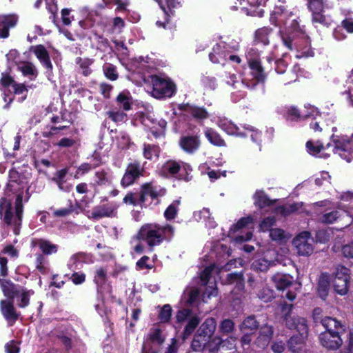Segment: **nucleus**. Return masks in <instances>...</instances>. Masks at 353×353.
I'll return each mask as SVG.
<instances>
[{
  "label": "nucleus",
  "instance_id": "nucleus-1",
  "mask_svg": "<svg viewBox=\"0 0 353 353\" xmlns=\"http://www.w3.org/2000/svg\"><path fill=\"white\" fill-rule=\"evenodd\" d=\"M22 212L23 203L22 196L21 195H17L16 198L14 213L13 212L12 204L10 201L5 198H2L0 200V214L1 215L4 214L3 221L5 223L8 225L14 224L15 225L14 232L16 234H19L17 226L21 225Z\"/></svg>",
  "mask_w": 353,
  "mask_h": 353
},
{
  "label": "nucleus",
  "instance_id": "nucleus-2",
  "mask_svg": "<svg viewBox=\"0 0 353 353\" xmlns=\"http://www.w3.org/2000/svg\"><path fill=\"white\" fill-rule=\"evenodd\" d=\"M161 226L159 225L146 224L139 230L136 238L138 240H145L150 247H153L163 239Z\"/></svg>",
  "mask_w": 353,
  "mask_h": 353
},
{
  "label": "nucleus",
  "instance_id": "nucleus-3",
  "mask_svg": "<svg viewBox=\"0 0 353 353\" xmlns=\"http://www.w3.org/2000/svg\"><path fill=\"white\" fill-rule=\"evenodd\" d=\"M152 94L157 99L170 97L175 91V85L168 80L154 76L152 78Z\"/></svg>",
  "mask_w": 353,
  "mask_h": 353
},
{
  "label": "nucleus",
  "instance_id": "nucleus-4",
  "mask_svg": "<svg viewBox=\"0 0 353 353\" xmlns=\"http://www.w3.org/2000/svg\"><path fill=\"white\" fill-rule=\"evenodd\" d=\"M313 241L310 232L304 231L299 234L293 240V244L301 255H310L313 252Z\"/></svg>",
  "mask_w": 353,
  "mask_h": 353
},
{
  "label": "nucleus",
  "instance_id": "nucleus-5",
  "mask_svg": "<svg viewBox=\"0 0 353 353\" xmlns=\"http://www.w3.org/2000/svg\"><path fill=\"white\" fill-rule=\"evenodd\" d=\"M286 326L291 330H296L299 336H308V325L304 318L292 316L291 314H285L284 316Z\"/></svg>",
  "mask_w": 353,
  "mask_h": 353
},
{
  "label": "nucleus",
  "instance_id": "nucleus-6",
  "mask_svg": "<svg viewBox=\"0 0 353 353\" xmlns=\"http://www.w3.org/2000/svg\"><path fill=\"white\" fill-rule=\"evenodd\" d=\"M143 170L139 162L134 161L129 163L121 179V185L124 187L132 185L137 179L142 175Z\"/></svg>",
  "mask_w": 353,
  "mask_h": 353
},
{
  "label": "nucleus",
  "instance_id": "nucleus-7",
  "mask_svg": "<svg viewBox=\"0 0 353 353\" xmlns=\"http://www.w3.org/2000/svg\"><path fill=\"white\" fill-rule=\"evenodd\" d=\"M342 334L323 332L319 336L321 344L328 350H337L342 344Z\"/></svg>",
  "mask_w": 353,
  "mask_h": 353
},
{
  "label": "nucleus",
  "instance_id": "nucleus-8",
  "mask_svg": "<svg viewBox=\"0 0 353 353\" xmlns=\"http://www.w3.org/2000/svg\"><path fill=\"white\" fill-rule=\"evenodd\" d=\"M117 206L116 205L106 204L99 205L93 209L89 218L99 219L103 217H114L117 214Z\"/></svg>",
  "mask_w": 353,
  "mask_h": 353
},
{
  "label": "nucleus",
  "instance_id": "nucleus-9",
  "mask_svg": "<svg viewBox=\"0 0 353 353\" xmlns=\"http://www.w3.org/2000/svg\"><path fill=\"white\" fill-rule=\"evenodd\" d=\"M1 310L3 316L12 325L19 317V314L13 305V300H3L1 301Z\"/></svg>",
  "mask_w": 353,
  "mask_h": 353
},
{
  "label": "nucleus",
  "instance_id": "nucleus-10",
  "mask_svg": "<svg viewBox=\"0 0 353 353\" xmlns=\"http://www.w3.org/2000/svg\"><path fill=\"white\" fill-rule=\"evenodd\" d=\"M17 21L14 15L0 16V37L6 38L9 35V28L14 27Z\"/></svg>",
  "mask_w": 353,
  "mask_h": 353
},
{
  "label": "nucleus",
  "instance_id": "nucleus-11",
  "mask_svg": "<svg viewBox=\"0 0 353 353\" xmlns=\"http://www.w3.org/2000/svg\"><path fill=\"white\" fill-rule=\"evenodd\" d=\"M30 50L33 51L39 61L49 70H52V65L51 63L49 54L45 47L42 45L32 46Z\"/></svg>",
  "mask_w": 353,
  "mask_h": 353
},
{
  "label": "nucleus",
  "instance_id": "nucleus-12",
  "mask_svg": "<svg viewBox=\"0 0 353 353\" xmlns=\"http://www.w3.org/2000/svg\"><path fill=\"white\" fill-rule=\"evenodd\" d=\"M179 144L183 150L192 153L199 147L200 141L196 136H186L181 139Z\"/></svg>",
  "mask_w": 353,
  "mask_h": 353
},
{
  "label": "nucleus",
  "instance_id": "nucleus-13",
  "mask_svg": "<svg viewBox=\"0 0 353 353\" xmlns=\"http://www.w3.org/2000/svg\"><path fill=\"white\" fill-rule=\"evenodd\" d=\"M322 325L326 329L325 332H332V334H343V326L336 319L325 316Z\"/></svg>",
  "mask_w": 353,
  "mask_h": 353
},
{
  "label": "nucleus",
  "instance_id": "nucleus-14",
  "mask_svg": "<svg viewBox=\"0 0 353 353\" xmlns=\"http://www.w3.org/2000/svg\"><path fill=\"white\" fill-rule=\"evenodd\" d=\"M248 64L252 70V74L254 79L256 80V81L252 85V87H254L258 82L264 81L265 75L263 74V69L260 61L256 59L249 61Z\"/></svg>",
  "mask_w": 353,
  "mask_h": 353
},
{
  "label": "nucleus",
  "instance_id": "nucleus-15",
  "mask_svg": "<svg viewBox=\"0 0 353 353\" xmlns=\"http://www.w3.org/2000/svg\"><path fill=\"white\" fill-rule=\"evenodd\" d=\"M216 329V321L213 318L207 319L200 326L196 334L209 339Z\"/></svg>",
  "mask_w": 353,
  "mask_h": 353
},
{
  "label": "nucleus",
  "instance_id": "nucleus-16",
  "mask_svg": "<svg viewBox=\"0 0 353 353\" xmlns=\"http://www.w3.org/2000/svg\"><path fill=\"white\" fill-rule=\"evenodd\" d=\"M272 279L278 290H285L292 284V277L288 274L276 273Z\"/></svg>",
  "mask_w": 353,
  "mask_h": 353
},
{
  "label": "nucleus",
  "instance_id": "nucleus-17",
  "mask_svg": "<svg viewBox=\"0 0 353 353\" xmlns=\"http://www.w3.org/2000/svg\"><path fill=\"white\" fill-rule=\"evenodd\" d=\"M259 322L256 320L254 316H250L244 319V336H249L254 333L259 328ZM249 340H247L244 337V343H248Z\"/></svg>",
  "mask_w": 353,
  "mask_h": 353
},
{
  "label": "nucleus",
  "instance_id": "nucleus-18",
  "mask_svg": "<svg viewBox=\"0 0 353 353\" xmlns=\"http://www.w3.org/2000/svg\"><path fill=\"white\" fill-rule=\"evenodd\" d=\"M330 289V279L327 274H321L318 283L317 292L323 299H325L328 294Z\"/></svg>",
  "mask_w": 353,
  "mask_h": 353
},
{
  "label": "nucleus",
  "instance_id": "nucleus-19",
  "mask_svg": "<svg viewBox=\"0 0 353 353\" xmlns=\"http://www.w3.org/2000/svg\"><path fill=\"white\" fill-rule=\"evenodd\" d=\"M0 281L4 295L10 298V300H12L16 295L19 294L21 289L14 283L7 280H0Z\"/></svg>",
  "mask_w": 353,
  "mask_h": 353
},
{
  "label": "nucleus",
  "instance_id": "nucleus-20",
  "mask_svg": "<svg viewBox=\"0 0 353 353\" xmlns=\"http://www.w3.org/2000/svg\"><path fill=\"white\" fill-rule=\"evenodd\" d=\"M307 339L299 335H294L288 341V347L293 352H299L302 350Z\"/></svg>",
  "mask_w": 353,
  "mask_h": 353
},
{
  "label": "nucleus",
  "instance_id": "nucleus-21",
  "mask_svg": "<svg viewBox=\"0 0 353 353\" xmlns=\"http://www.w3.org/2000/svg\"><path fill=\"white\" fill-rule=\"evenodd\" d=\"M270 236L272 241H276L279 243H285L291 238V235H289L281 228L270 229Z\"/></svg>",
  "mask_w": 353,
  "mask_h": 353
},
{
  "label": "nucleus",
  "instance_id": "nucleus-22",
  "mask_svg": "<svg viewBox=\"0 0 353 353\" xmlns=\"http://www.w3.org/2000/svg\"><path fill=\"white\" fill-rule=\"evenodd\" d=\"M349 280L346 279L334 278L333 280L334 289L336 293L345 295L348 291Z\"/></svg>",
  "mask_w": 353,
  "mask_h": 353
},
{
  "label": "nucleus",
  "instance_id": "nucleus-23",
  "mask_svg": "<svg viewBox=\"0 0 353 353\" xmlns=\"http://www.w3.org/2000/svg\"><path fill=\"white\" fill-rule=\"evenodd\" d=\"M208 339L196 334L191 344L192 349L195 352H201L205 349Z\"/></svg>",
  "mask_w": 353,
  "mask_h": 353
},
{
  "label": "nucleus",
  "instance_id": "nucleus-24",
  "mask_svg": "<svg viewBox=\"0 0 353 353\" xmlns=\"http://www.w3.org/2000/svg\"><path fill=\"white\" fill-rule=\"evenodd\" d=\"M223 343V341L220 337L215 336L210 340L208 339L205 348L210 353H217Z\"/></svg>",
  "mask_w": 353,
  "mask_h": 353
},
{
  "label": "nucleus",
  "instance_id": "nucleus-25",
  "mask_svg": "<svg viewBox=\"0 0 353 353\" xmlns=\"http://www.w3.org/2000/svg\"><path fill=\"white\" fill-rule=\"evenodd\" d=\"M255 202L259 208H262L265 206L271 205L274 201L270 200L263 192H257L254 195Z\"/></svg>",
  "mask_w": 353,
  "mask_h": 353
},
{
  "label": "nucleus",
  "instance_id": "nucleus-26",
  "mask_svg": "<svg viewBox=\"0 0 353 353\" xmlns=\"http://www.w3.org/2000/svg\"><path fill=\"white\" fill-rule=\"evenodd\" d=\"M181 169L180 164L174 161H168L163 166L162 170L164 173H170L171 174H175Z\"/></svg>",
  "mask_w": 353,
  "mask_h": 353
},
{
  "label": "nucleus",
  "instance_id": "nucleus-27",
  "mask_svg": "<svg viewBox=\"0 0 353 353\" xmlns=\"http://www.w3.org/2000/svg\"><path fill=\"white\" fill-rule=\"evenodd\" d=\"M205 136L214 145L223 146L225 145V141L221 138V137L212 131V130H208L205 132Z\"/></svg>",
  "mask_w": 353,
  "mask_h": 353
},
{
  "label": "nucleus",
  "instance_id": "nucleus-28",
  "mask_svg": "<svg viewBox=\"0 0 353 353\" xmlns=\"http://www.w3.org/2000/svg\"><path fill=\"white\" fill-rule=\"evenodd\" d=\"M179 204L180 201L176 200L168 207L164 212V216L167 220H172L175 218Z\"/></svg>",
  "mask_w": 353,
  "mask_h": 353
},
{
  "label": "nucleus",
  "instance_id": "nucleus-29",
  "mask_svg": "<svg viewBox=\"0 0 353 353\" xmlns=\"http://www.w3.org/2000/svg\"><path fill=\"white\" fill-rule=\"evenodd\" d=\"M271 265V262L264 259H259L255 260L251 265L253 270L256 271L265 272L267 271Z\"/></svg>",
  "mask_w": 353,
  "mask_h": 353
},
{
  "label": "nucleus",
  "instance_id": "nucleus-30",
  "mask_svg": "<svg viewBox=\"0 0 353 353\" xmlns=\"http://www.w3.org/2000/svg\"><path fill=\"white\" fill-rule=\"evenodd\" d=\"M270 30L267 28H262L256 30L255 33V38L257 41L262 42L266 45L269 43L268 35Z\"/></svg>",
  "mask_w": 353,
  "mask_h": 353
},
{
  "label": "nucleus",
  "instance_id": "nucleus-31",
  "mask_svg": "<svg viewBox=\"0 0 353 353\" xmlns=\"http://www.w3.org/2000/svg\"><path fill=\"white\" fill-rule=\"evenodd\" d=\"M258 296L263 302L268 303L274 299V292L270 288H263L259 292Z\"/></svg>",
  "mask_w": 353,
  "mask_h": 353
},
{
  "label": "nucleus",
  "instance_id": "nucleus-32",
  "mask_svg": "<svg viewBox=\"0 0 353 353\" xmlns=\"http://www.w3.org/2000/svg\"><path fill=\"white\" fill-rule=\"evenodd\" d=\"M149 339L154 343L161 345L164 342V337L161 334L160 329L155 328L151 331L149 335Z\"/></svg>",
  "mask_w": 353,
  "mask_h": 353
},
{
  "label": "nucleus",
  "instance_id": "nucleus-33",
  "mask_svg": "<svg viewBox=\"0 0 353 353\" xmlns=\"http://www.w3.org/2000/svg\"><path fill=\"white\" fill-rule=\"evenodd\" d=\"M191 114L197 119H203L208 117V113L205 109L199 107H191L190 110Z\"/></svg>",
  "mask_w": 353,
  "mask_h": 353
},
{
  "label": "nucleus",
  "instance_id": "nucleus-34",
  "mask_svg": "<svg viewBox=\"0 0 353 353\" xmlns=\"http://www.w3.org/2000/svg\"><path fill=\"white\" fill-rule=\"evenodd\" d=\"M18 68L24 75H32L34 74L35 68L32 63L24 62L18 65Z\"/></svg>",
  "mask_w": 353,
  "mask_h": 353
},
{
  "label": "nucleus",
  "instance_id": "nucleus-35",
  "mask_svg": "<svg viewBox=\"0 0 353 353\" xmlns=\"http://www.w3.org/2000/svg\"><path fill=\"white\" fill-rule=\"evenodd\" d=\"M199 322L200 319L197 316L192 317L185 327L184 334L190 335L199 325Z\"/></svg>",
  "mask_w": 353,
  "mask_h": 353
},
{
  "label": "nucleus",
  "instance_id": "nucleus-36",
  "mask_svg": "<svg viewBox=\"0 0 353 353\" xmlns=\"http://www.w3.org/2000/svg\"><path fill=\"white\" fill-rule=\"evenodd\" d=\"M234 323L231 319H224L220 325V330L223 334H229L233 331Z\"/></svg>",
  "mask_w": 353,
  "mask_h": 353
},
{
  "label": "nucleus",
  "instance_id": "nucleus-37",
  "mask_svg": "<svg viewBox=\"0 0 353 353\" xmlns=\"http://www.w3.org/2000/svg\"><path fill=\"white\" fill-rule=\"evenodd\" d=\"M334 278L346 279L350 280V270L343 265H339L336 268Z\"/></svg>",
  "mask_w": 353,
  "mask_h": 353
},
{
  "label": "nucleus",
  "instance_id": "nucleus-38",
  "mask_svg": "<svg viewBox=\"0 0 353 353\" xmlns=\"http://www.w3.org/2000/svg\"><path fill=\"white\" fill-rule=\"evenodd\" d=\"M171 307L169 305H165L159 314L161 321L163 322H167L171 316Z\"/></svg>",
  "mask_w": 353,
  "mask_h": 353
},
{
  "label": "nucleus",
  "instance_id": "nucleus-39",
  "mask_svg": "<svg viewBox=\"0 0 353 353\" xmlns=\"http://www.w3.org/2000/svg\"><path fill=\"white\" fill-rule=\"evenodd\" d=\"M276 222V219L274 216H269L265 219L260 224L261 230L266 231L270 230V228L274 225Z\"/></svg>",
  "mask_w": 353,
  "mask_h": 353
},
{
  "label": "nucleus",
  "instance_id": "nucleus-40",
  "mask_svg": "<svg viewBox=\"0 0 353 353\" xmlns=\"http://www.w3.org/2000/svg\"><path fill=\"white\" fill-rule=\"evenodd\" d=\"M19 293H21V295L19 306L21 307L27 306L29 303V296L32 293V292L26 291L24 289H21Z\"/></svg>",
  "mask_w": 353,
  "mask_h": 353
},
{
  "label": "nucleus",
  "instance_id": "nucleus-41",
  "mask_svg": "<svg viewBox=\"0 0 353 353\" xmlns=\"http://www.w3.org/2000/svg\"><path fill=\"white\" fill-rule=\"evenodd\" d=\"M104 72L107 78L112 81H114L118 78V74L116 69L112 65H108L104 69Z\"/></svg>",
  "mask_w": 353,
  "mask_h": 353
},
{
  "label": "nucleus",
  "instance_id": "nucleus-42",
  "mask_svg": "<svg viewBox=\"0 0 353 353\" xmlns=\"http://www.w3.org/2000/svg\"><path fill=\"white\" fill-rule=\"evenodd\" d=\"M40 248L43 252L47 254L55 252L57 251L56 245L50 244L46 241L41 242L40 244Z\"/></svg>",
  "mask_w": 353,
  "mask_h": 353
},
{
  "label": "nucleus",
  "instance_id": "nucleus-43",
  "mask_svg": "<svg viewBox=\"0 0 353 353\" xmlns=\"http://www.w3.org/2000/svg\"><path fill=\"white\" fill-rule=\"evenodd\" d=\"M243 278L242 272H233L228 274L227 276V280L229 283H232L236 282L237 284L241 283Z\"/></svg>",
  "mask_w": 353,
  "mask_h": 353
},
{
  "label": "nucleus",
  "instance_id": "nucleus-44",
  "mask_svg": "<svg viewBox=\"0 0 353 353\" xmlns=\"http://www.w3.org/2000/svg\"><path fill=\"white\" fill-rule=\"evenodd\" d=\"M337 212L334 211L325 214L321 217V221L325 223H332L337 219Z\"/></svg>",
  "mask_w": 353,
  "mask_h": 353
},
{
  "label": "nucleus",
  "instance_id": "nucleus-45",
  "mask_svg": "<svg viewBox=\"0 0 353 353\" xmlns=\"http://www.w3.org/2000/svg\"><path fill=\"white\" fill-rule=\"evenodd\" d=\"M117 101L119 103L122 104V106L125 110H128L130 109L131 105L129 102V98L123 93L119 94L117 97Z\"/></svg>",
  "mask_w": 353,
  "mask_h": 353
},
{
  "label": "nucleus",
  "instance_id": "nucleus-46",
  "mask_svg": "<svg viewBox=\"0 0 353 353\" xmlns=\"http://www.w3.org/2000/svg\"><path fill=\"white\" fill-rule=\"evenodd\" d=\"M310 8L313 13L323 11V6L322 0H313L310 1Z\"/></svg>",
  "mask_w": 353,
  "mask_h": 353
},
{
  "label": "nucleus",
  "instance_id": "nucleus-47",
  "mask_svg": "<svg viewBox=\"0 0 353 353\" xmlns=\"http://www.w3.org/2000/svg\"><path fill=\"white\" fill-rule=\"evenodd\" d=\"M236 263H238L239 266H243V260L241 258L230 260L222 268V269L225 271H230L232 270L233 266L236 268Z\"/></svg>",
  "mask_w": 353,
  "mask_h": 353
},
{
  "label": "nucleus",
  "instance_id": "nucleus-48",
  "mask_svg": "<svg viewBox=\"0 0 353 353\" xmlns=\"http://www.w3.org/2000/svg\"><path fill=\"white\" fill-rule=\"evenodd\" d=\"M312 316L315 323H320L323 324V321H324L325 317H323V310L321 308H315L313 310Z\"/></svg>",
  "mask_w": 353,
  "mask_h": 353
},
{
  "label": "nucleus",
  "instance_id": "nucleus-49",
  "mask_svg": "<svg viewBox=\"0 0 353 353\" xmlns=\"http://www.w3.org/2000/svg\"><path fill=\"white\" fill-rule=\"evenodd\" d=\"M214 268V265H210L206 267L201 274V280L206 284L210 279V276L212 273V270Z\"/></svg>",
  "mask_w": 353,
  "mask_h": 353
},
{
  "label": "nucleus",
  "instance_id": "nucleus-50",
  "mask_svg": "<svg viewBox=\"0 0 353 353\" xmlns=\"http://www.w3.org/2000/svg\"><path fill=\"white\" fill-rule=\"evenodd\" d=\"M75 143H76V141L74 139L65 137V138L61 139L57 143V145L59 147L70 148V147L73 146L75 144Z\"/></svg>",
  "mask_w": 353,
  "mask_h": 353
},
{
  "label": "nucleus",
  "instance_id": "nucleus-51",
  "mask_svg": "<svg viewBox=\"0 0 353 353\" xmlns=\"http://www.w3.org/2000/svg\"><path fill=\"white\" fill-rule=\"evenodd\" d=\"M342 252L345 257L353 258V241L343 245L342 248Z\"/></svg>",
  "mask_w": 353,
  "mask_h": 353
},
{
  "label": "nucleus",
  "instance_id": "nucleus-52",
  "mask_svg": "<svg viewBox=\"0 0 353 353\" xmlns=\"http://www.w3.org/2000/svg\"><path fill=\"white\" fill-rule=\"evenodd\" d=\"M191 311L189 309H183L179 310L176 314V320L178 322H183L186 319L190 316Z\"/></svg>",
  "mask_w": 353,
  "mask_h": 353
},
{
  "label": "nucleus",
  "instance_id": "nucleus-53",
  "mask_svg": "<svg viewBox=\"0 0 353 353\" xmlns=\"http://www.w3.org/2000/svg\"><path fill=\"white\" fill-rule=\"evenodd\" d=\"M273 332H274V331H273L272 327L265 325L261 327L259 334H261V335H263L264 336L269 338L270 339H272Z\"/></svg>",
  "mask_w": 353,
  "mask_h": 353
},
{
  "label": "nucleus",
  "instance_id": "nucleus-54",
  "mask_svg": "<svg viewBox=\"0 0 353 353\" xmlns=\"http://www.w3.org/2000/svg\"><path fill=\"white\" fill-rule=\"evenodd\" d=\"M73 212V208L72 206H70L68 208H64L61 210H55L53 212V215L54 216L59 217V216H66L71 214Z\"/></svg>",
  "mask_w": 353,
  "mask_h": 353
},
{
  "label": "nucleus",
  "instance_id": "nucleus-55",
  "mask_svg": "<svg viewBox=\"0 0 353 353\" xmlns=\"http://www.w3.org/2000/svg\"><path fill=\"white\" fill-rule=\"evenodd\" d=\"M270 340L271 339H270L269 338L259 334V336L257 338L256 343H257L258 346H259L261 348H264L269 344Z\"/></svg>",
  "mask_w": 353,
  "mask_h": 353
},
{
  "label": "nucleus",
  "instance_id": "nucleus-56",
  "mask_svg": "<svg viewBox=\"0 0 353 353\" xmlns=\"http://www.w3.org/2000/svg\"><path fill=\"white\" fill-rule=\"evenodd\" d=\"M199 292L197 289L194 288L191 289L188 292L189 298L188 299V302L190 304L193 303L199 297Z\"/></svg>",
  "mask_w": 353,
  "mask_h": 353
},
{
  "label": "nucleus",
  "instance_id": "nucleus-57",
  "mask_svg": "<svg viewBox=\"0 0 353 353\" xmlns=\"http://www.w3.org/2000/svg\"><path fill=\"white\" fill-rule=\"evenodd\" d=\"M70 13V10L64 8L61 10V18L63 23L65 26H68L71 23V20L68 17Z\"/></svg>",
  "mask_w": 353,
  "mask_h": 353
},
{
  "label": "nucleus",
  "instance_id": "nucleus-58",
  "mask_svg": "<svg viewBox=\"0 0 353 353\" xmlns=\"http://www.w3.org/2000/svg\"><path fill=\"white\" fill-rule=\"evenodd\" d=\"M85 276L84 274L77 272L74 273L71 276L72 282L75 284H80L83 283L85 281Z\"/></svg>",
  "mask_w": 353,
  "mask_h": 353
},
{
  "label": "nucleus",
  "instance_id": "nucleus-59",
  "mask_svg": "<svg viewBox=\"0 0 353 353\" xmlns=\"http://www.w3.org/2000/svg\"><path fill=\"white\" fill-rule=\"evenodd\" d=\"M217 295V290L216 288L209 287L206 288L205 292L203 294V298L205 299V298L210 299L211 296H215Z\"/></svg>",
  "mask_w": 353,
  "mask_h": 353
},
{
  "label": "nucleus",
  "instance_id": "nucleus-60",
  "mask_svg": "<svg viewBox=\"0 0 353 353\" xmlns=\"http://www.w3.org/2000/svg\"><path fill=\"white\" fill-rule=\"evenodd\" d=\"M343 28L349 32H353V19H346L342 21Z\"/></svg>",
  "mask_w": 353,
  "mask_h": 353
},
{
  "label": "nucleus",
  "instance_id": "nucleus-61",
  "mask_svg": "<svg viewBox=\"0 0 353 353\" xmlns=\"http://www.w3.org/2000/svg\"><path fill=\"white\" fill-rule=\"evenodd\" d=\"M107 114L115 122L122 121L124 117V114L120 112H108Z\"/></svg>",
  "mask_w": 353,
  "mask_h": 353
},
{
  "label": "nucleus",
  "instance_id": "nucleus-62",
  "mask_svg": "<svg viewBox=\"0 0 353 353\" xmlns=\"http://www.w3.org/2000/svg\"><path fill=\"white\" fill-rule=\"evenodd\" d=\"M8 263V260L5 257L0 256V265H1V275L5 276L7 274L8 269L6 267Z\"/></svg>",
  "mask_w": 353,
  "mask_h": 353
},
{
  "label": "nucleus",
  "instance_id": "nucleus-63",
  "mask_svg": "<svg viewBox=\"0 0 353 353\" xmlns=\"http://www.w3.org/2000/svg\"><path fill=\"white\" fill-rule=\"evenodd\" d=\"M7 353H19V348L14 344L13 341L7 344L6 346Z\"/></svg>",
  "mask_w": 353,
  "mask_h": 353
},
{
  "label": "nucleus",
  "instance_id": "nucleus-64",
  "mask_svg": "<svg viewBox=\"0 0 353 353\" xmlns=\"http://www.w3.org/2000/svg\"><path fill=\"white\" fill-rule=\"evenodd\" d=\"M13 88L15 94H22L23 92L27 91L26 87L23 84L13 83Z\"/></svg>",
  "mask_w": 353,
  "mask_h": 353
}]
</instances>
